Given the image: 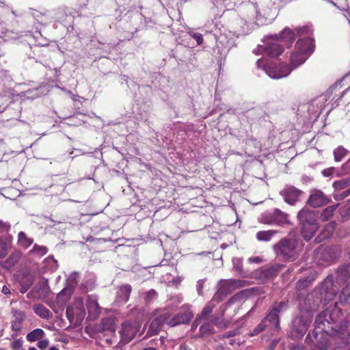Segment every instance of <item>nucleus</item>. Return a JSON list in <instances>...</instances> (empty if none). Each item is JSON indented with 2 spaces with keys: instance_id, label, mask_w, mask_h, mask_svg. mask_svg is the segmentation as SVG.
Segmentation results:
<instances>
[{
  "instance_id": "obj_10",
  "label": "nucleus",
  "mask_w": 350,
  "mask_h": 350,
  "mask_svg": "<svg viewBox=\"0 0 350 350\" xmlns=\"http://www.w3.org/2000/svg\"><path fill=\"white\" fill-rule=\"evenodd\" d=\"M303 191L293 185H286L280 191V194L283 197L284 200L291 205H294L299 200Z\"/></svg>"
},
{
  "instance_id": "obj_48",
  "label": "nucleus",
  "mask_w": 350,
  "mask_h": 350,
  "mask_svg": "<svg viewBox=\"0 0 350 350\" xmlns=\"http://www.w3.org/2000/svg\"><path fill=\"white\" fill-rule=\"evenodd\" d=\"M10 228V225L0 220V232H8Z\"/></svg>"
},
{
  "instance_id": "obj_49",
  "label": "nucleus",
  "mask_w": 350,
  "mask_h": 350,
  "mask_svg": "<svg viewBox=\"0 0 350 350\" xmlns=\"http://www.w3.org/2000/svg\"><path fill=\"white\" fill-rule=\"evenodd\" d=\"M239 333V329H234L227 332L223 335V338H230L236 336Z\"/></svg>"
},
{
  "instance_id": "obj_37",
  "label": "nucleus",
  "mask_w": 350,
  "mask_h": 350,
  "mask_svg": "<svg viewBox=\"0 0 350 350\" xmlns=\"http://www.w3.org/2000/svg\"><path fill=\"white\" fill-rule=\"evenodd\" d=\"M20 284L21 286V293H25L29 289V288L33 284V279L31 278V277L29 276L22 278L20 282Z\"/></svg>"
},
{
  "instance_id": "obj_3",
  "label": "nucleus",
  "mask_w": 350,
  "mask_h": 350,
  "mask_svg": "<svg viewBox=\"0 0 350 350\" xmlns=\"http://www.w3.org/2000/svg\"><path fill=\"white\" fill-rule=\"evenodd\" d=\"M301 226V233L303 238L308 241L314 235L318 229L317 214L315 211L308 208H302L297 215Z\"/></svg>"
},
{
  "instance_id": "obj_61",
  "label": "nucleus",
  "mask_w": 350,
  "mask_h": 350,
  "mask_svg": "<svg viewBox=\"0 0 350 350\" xmlns=\"http://www.w3.org/2000/svg\"><path fill=\"white\" fill-rule=\"evenodd\" d=\"M257 258H254L255 260H254V261H255V262H258V260H257Z\"/></svg>"
},
{
  "instance_id": "obj_52",
  "label": "nucleus",
  "mask_w": 350,
  "mask_h": 350,
  "mask_svg": "<svg viewBox=\"0 0 350 350\" xmlns=\"http://www.w3.org/2000/svg\"><path fill=\"white\" fill-rule=\"evenodd\" d=\"M237 295H234L232 297H231L228 301V304L230 305V304H232L234 303V301L237 299Z\"/></svg>"
},
{
  "instance_id": "obj_2",
  "label": "nucleus",
  "mask_w": 350,
  "mask_h": 350,
  "mask_svg": "<svg viewBox=\"0 0 350 350\" xmlns=\"http://www.w3.org/2000/svg\"><path fill=\"white\" fill-rule=\"evenodd\" d=\"M318 308V304L310 306L308 308L301 310L292 322L290 337L293 340L302 338L306 333L312 320V312Z\"/></svg>"
},
{
  "instance_id": "obj_60",
  "label": "nucleus",
  "mask_w": 350,
  "mask_h": 350,
  "mask_svg": "<svg viewBox=\"0 0 350 350\" xmlns=\"http://www.w3.org/2000/svg\"><path fill=\"white\" fill-rule=\"evenodd\" d=\"M347 90H345L344 92H342V94L341 97L344 95V94L346 92V91H347Z\"/></svg>"
},
{
  "instance_id": "obj_30",
  "label": "nucleus",
  "mask_w": 350,
  "mask_h": 350,
  "mask_svg": "<svg viewBox=\"0 0 350 350\" xmlns=\"http://www.w3.org/2000/svg\"><path fill=\"white\" fill-rule=\"evenodd\" d=\"M44 335V331L40 328H37L28 333L26 338L29 342H35L42 339Z\"/></svg>"
},
{
  "instance_id": "obj_8",
  "label": "nucleus",
  "mask_w": 350,
  "mask_h": 350,
  "mask_svg": "<svg viewBox=\"0 0 350 350\" xmlns=\"http://www.w3.org/2000/svg\"><path fill=\"white\" fill-rule=\"evenodd\" d=\"M263 69L270 77L276 79L287 77L293 70L286 63H280L278 65H265Z\"/></svg>"
},
{
  "instance_id": "obj_15",
  "label": "nucleus",
  "mask_w": 350,
  "mask_h": 350,
  "mask_svg": "<svg viewBox=\"0 0 350 350\" xmlns=\"http://www.w3.org/2000/svg\"><path fill=\"white\" fill-rule=\"evenodd\" d=\"M192 317L193 314L191 312H179L173 317H170L167 325L170 327H174L180 324H187Z\"/></svg>"
},
{
  "instance_id": "obj_50",
  "label": "nucleus",
  "mask_w": 350,
  "mask_h": 350,
  "mask_svg": "<svg viewBox=\"0 0 350 350\" xmlns=\"http://www.w3.org/2000/svg\"><path fill=\"white\" fill-rule=\"evenodd\" d=\"M334 186L336 189H343L346 186V183L343 180L336 181V182H334Z\"/></svg>"
},
{
  "instance_id": "obj_59",
  "label": "nucleus",
  "mask_w": 350,
  "mask_h": 350,
  "mask_svg": "<svg viewBox=\"0 0 350 350\" xmlns=\"http://www.w3.org/2000/svg\"><path fill=\"white\" fill-rule=\"evenodd\" d=\"M29 350H37V349L35 347H30Z\"/></svg>"
},
{
  "instance_id": "obj_7",
  "label": "nucleus",
  "mask_w": 350,
  "mask_h": 350,
  "mask_svg": "<svg viewBox=\"0 0 350 350\" xmlns=\"http://www.w3.org/2000/svg\"><path fill=\"white\" fill-rule=\"evenodd\" d=\"M246 281L243 280H227L221 282L219 288L214 295L215 299L223 300L228 294L231 293L236 289L245 286Z\"/></svg>"
},
{
  "instance_id": "obj_43",
  "label": "nucleus",
  "mask_w": 350,
  "mask_h": 350,
  "mask_svg": "<svg viewBox=\"0 0 350 350\" xmlns=\"http://www.w3.org/2000/svg\"><path fill=\"white\" fill-rule=\"evenodd\" d=\"M191 36L194 38L198 45H201L203 43L204 38L200 33H193L190 34Z\"/></svg>"
},
{
  "instance_id": "obj_31",
  "label": "nucleus",
  "mask_w": 350,
  "mask_h": 350,
  "mask_svg": "<svg viewBox=\"0 0 350 350\" xmlns=\"http://www.w3.org/2000/svg\"><path fill=\"white\" fill-rule=\"evenodd\" d=\"M337 206L338 204L332 205L324 208L320 215L321 219L323 221L329 219L333 216Z\"/></svg>"
},
{
  "instance_id": "obj_25",
  "label": "nucleus",
  "mask_w": 350,
  "mask_h": 350,
  "mask_svg": "<svg viewBox=\"0 0 350 350\" xmlns=\"http://www.w3.org/2000/svg\"><path fill=\"white\" fill-rule=\"evenodd\" d=\"M350 278V265H342L338 269L337 278L339 281L347 282Z\"/></svg>"
},
{
  "instance_id": "obj_1",
  "label": "nucleus",
  "mask_w": 350,
  "mask_h": 350,
  "mask_svg": "<svg viewBox=\"0 0 350 350\" xmlns=\"http://www.w3.org/2000/svg\"><path fill=\"white\" fill-rule=\"evenodd\" d=\"M349 321L336 304L332 308L321 312L315 318L312 336V350H327L328 336L340 337L346 334Z\"/></svg>"
},
{
  "instance_id": "obj_42",
  "label": "nucleus",
  "mask_w": 350,
  "mask_h": 350,
  "mask_svg": "<svg viewBox=\"0 0 350 350\" xmlns=\"http://www.w3.org/2000/svg\"><path fill=\"white\" fill-rule=\"evenodd\" d=\"M23 346V341L21 338L14 339L10 344L12 350H25Z\"/></svg>"
},
{
  "instance_id": "obj_36",
  "label": "nucleus",
  "mask_w": 350,
  "mask_h": 350,
  "mask_svg": "<svg viewBox=\"0 0 350 350\" xmlns=\"http://www.w3.org/2000/svg\"><path fill=\"white\" fill-rule=\"evenodd\" d=\"M269 326L268 323L265 322L264 319H262L254 328V329L249 334L250 336H254L262 332L267 328Z\"/></svg>"
},
{
  "instance_id": "obj_13",
  "label": "nucleus",
  "mask_w": 350,
  "mask_h": 350,
  "mask_svg": "<svg viewBox=\"0 0 350 350\" xmlns=\"http://www.w3.org/2000/svg\"><path fill=\"white\" fill-rule=\"evenodd\" d=\"M308 56L304 54L295 47L294 50L291 53L289 57V64H288L293 70L300 65L303 64L308 59Z\"/></svg>"
},
{
  "instance_id": "obj_16",
  "label": "nucleus",
  "mask_w": 350,
  "mask_h": 350,
  "mask_svg": "<svg viewBox=\"0 0 350 350\" xmlns=\"http://www.w3.org/2000/svg\"><path fill=\"white\" fill-rule=\"evenodd\" d=\"M219 301H221L219 299H215L214 295L212 299L202 309L201 313L198 315L196 322H202L210 320V314L215 308L216 304Z\"/></svg>"
},
{
  "instance_id": "obj_18",
  "label": "nucleus",
  "mask_w": 350,
  "mask_h": 350,
  "mask_svg": "<svg viewBox=\"0 0 350 350\" xmlns=\"http://www.w3.org/2000/svg\"><path fill=\"white\" fill-rule=\"evenodd\" d=\"M283 52L284 47L276 42H268L264 48L265 54L271 57H277Z\"/></svg>"
},
{
  "instance_id": "obj_54",
  "label": "nucleus",
  "mask_w": 350,
  "mask_h": 350,
  "mask_svg": "<svg viewBox=\"0 0 350 350\" xmlns=\"http://www.w3.org/2000/svg\"><path fill=\"white\" fill-rule=\"evenodd\" d=\"M263 64V61L259 59L256 62V65L258 68H261V66H262Z\"/></svg>"
},
{
  "instance_id": "obj_45",
  "label": "nucleus",
  "mask_w": 350,
  "mask_h": 350,
  "mask_svg": "<svg viewBox=\"0 0 350 350\" xmlns=\"http://www.w3.org/2000/svg\"><path fill=\"white\" fill-rule=\"evenodd\" d=\"M296 31L299 35H309L310 29L308 27H301L297 28Z\"/></svg>"
},
{
  "instance_id": "obj_5",
  "label": "nucleus",
  "mask_w": 350,
  "mask_h": 350,
  "mask_svg": "<svg viewBox=\"0 0 350 350\" xmlns=\"http://www.w3.org/2000/svg\"><path fill=\"white\" fill-rule=\"evenodd\" d=\"M288 308V301H281L275 303L271 306L266 317L263 319L268 325H271L275 329H280V313L287 310Z\"/></svg>"
},
{
  "instance_id": "obj_32",
  "label": "nucleus",
  "mask_w": 350,
  "mask_h": 350,
  "mask_svg": "<svg viewBox=\"0 0 350 350\" xmlns=\"http://www.w3.org/2000/svg\"><path fill=\"white\" fill-rule=\"evenodd\" d=\"M339 338L340 341L338 342V348L342 350H350V333L347 331L345 336Z\"/></svg>"
},
{
  "instance_id": "obj_27",
  "label": "nucleus",
  "mask_w": 350,
  "mask_h": 350,
  "mask_svg": "<svg viewBox=\"0 0 350 350\" xmlns=\"http://www.w3.org/2000/svg\"><path fill=\"white\" fill-rule=\"evenodd\" d=\"M33 239L27 237L24 232H20L18 234V244L23 249L28 248L33 243Z\"/></svg>"
},
{
  "instance_id": "obj_39",
  "label": "nucleus",
  "mask_w": 350,
  "mask_h": 350,
  "mask_svg": "<svg viewBox=\"0 0 350 350\" xmlns=\"http://www.w3.org/2000/svg\"><path fill=\"white\" fill-rule=\"evenodd\" d=\"M8 243L0 237V258L5 257L8 254Z\"/></svg>"
},
{
  "instance_id": "obj_23",
  "label": "nucleus",
  "mask_w": 350,
  "mask_h": 350,
  "mask_svg": "<svg viewBox=\"0 0 350 350\" xmlns=\"http://www.w3.org/2000/svg\"><path fill=\"white\" fill-rule=\"evenodd\" d=\"M33 312L42 319H50L53 317V313L41 304H34L33 306Z\"/></svg>"
},
{
  "instance_id": "obj_11",
  "label": "nucleus",
  "mask_w": 350,
  "mask_h": 350,
  "mask_svg": "<svg viewBox=\"0 0 350 350\" xmlns=\"http://www.w3.org/2000/svg\"><path fill=\"white\" fill-rule=\"evenodd\" d=\"M329 199L319 190H315L310 194L308 204L314 208L322 206L327 204Z\"/></svg>"
},
{
  "instance_id": "obj_21",
  "label": "nucleus",
  "mask_w": 350,
  "mask_h": 350,
  "mask_svg": "<svg viewBox=\"0 0 350 350\" xmlns=\"http://www.w3.org/2000/svg\"><path fill=\"white\" fill-rule=\"evenodd\" d=\"M283 265L280 264H275L269 267L263 268L261 270V275L266 279H271L275 278L278 275Z\"/></svg>"
},
{
  "instance_id": "obj_17",
  "label": "nucleus",
  "mask_w": 350,
  "mask_h": 350,
  "mask_svg": "<svg viewBox=\"0 0 350 350\" xmlns=\"http://www.w3.org/2000/svg\"><path fill=\"white\" fill-rule=\"evenodd\" d=\"M12 313V329L14 331L18 332L21 330L22 328L23 323L24 322L26 318V314L23 311L17 309H13Z\"/></svg>"
},
{
  "instance_id": "obj_4",
  "label": "nucleus",
  "mask_w": 350,
  "mask_h": 350,
  "mask_svg": "<svg viewBox=\"0 0 350 350\" xmlns=\"http://www.w3.org/2000/svg\"><path fill=\"white\" fill-rule=\"evenodd\" d=\"M277 256L288 261H294L299 256L298 241L295 239H282L273 246Z\"/></svg>"
},
{
  "instance_id": "obj_6",
  "label": "nucleus",
  "mask_w": 350,
  "mask_h": 350,
  "mask_svg": "<svg viewBox=\"0 0 350 350\" xmlns=\"http://www.w3.org/2000/svg\"><path fill=\"white\" fill-rule=\"evenodd\" d=\"M259 222L265 225L283 226L289 224L288 215L279 208L265 213L259 218Z\"/></svg>"
},
{
  "instance_id": "obj_56",
  "label": "nucleus",
  "mask_w": 350,
  "mask_h": 350,
  "mask_svg": "<svg viewBox=\"0 0 350 350\" xmlns=\"http://www.w3.org/2000/svg\"><path fill=\"white\" fill-rule=\"evenodd\" d=\"M310 301V298H309V296H308L305 300H304V302H305V304L307 305L308 304V302Z\"/></svg>"
},
{
  "instance_id": "obj_34",
  "label": "nucleus",
  "mask_w": 350,
  "mask_h": 350,
  "mask_svg": "<svg viewBox=\"0 0 350 350\" xmlns=\"http://www.w3.org/2000/svg\"><path fill=\"white\" fill-rule=\"evenodd\" d=\"M339 301L342 304H346L350 301V284L344 287L340 294Z\"/></svg>"
},
{
  "instance_id": "obj_46",
  "label": "nucleus",
  "mask_w": 350,
  "mask_h": 350,
  "mask_svg": "<svg viewBox=\"0 0 350 350\" xmlns=\"http://www.w3.org/2000/svg\"><path fill=\"white\" fill-rule=\"evenodd\" d=\"M204 282L205 280H200L197 282L196 288L199 295L203 294V287Z\"/></svg>"
},
{
  "instance_id": "obj_51",
  "label": "nucleus",
  "mask_w": 350,
  "mask_h": 350,
  "mask_svg": "<svg viewBox=\"0 0 350 350\" xmlns=\"http://www.w3.org/2000/svg\"><path fill=\"white\" fill-rule=\"evenodd\" d=\"M1 292L5 295H10L11 294L10 289L9 288L8 286H7L5 285L3 286Z\"/></svg>"
},
{
  "instance_id": "obj_58",
  "label": "nucleus",
  "mask_w": 350,
  "mask_h": 350,
  "mask_svg": "<svg viewBox=\"0 0 350 350\" xmlns=\"http://www.w3.org/2000/svg\"><path fill=\"white\" fill-rule=\"evenodd\" d=\"M276 345V342H273L271 343V348H273Z\"/></svg>"
},
{
  "instance_id": "obj_14",
  "label": "nucleus",
  "mask_w": 350,
  "mask_h": 350,
  "mask_svg": "<svg viewBox=\"0 0 350 350\" xmlns=\"http://www.w3.org/2000/svg\"><path fill=\"white\" fill-rule=\"evenodd\" d=\"M136 333V328L133 327L130 322L122 323L120 334L124 343L131 342L135 336Z\"/></svg>"
},
{
  "instance_id": "obj_29",
  "label": "nucleus",
  "mask_w": 350,
  "mask_h": 350,
  "mask_svg": "<svg viewBox=\"0 0 350 350\" xmlns=\"http://www.w3.org/2000/svg\"><path fill=\"white\" fill-rule=\"evenodd\" d=\"M163 325L155 317L149 326L148 334L150 336L157 335L161 330Z\"/></svg>"
},
{
  "instance_id": "obj_44",
  "label": "nucleus",
  "mask_w": 350,
  "mask_h": 350,
  "mask_svg": "<svg viewBox=\"0 0 350 350\" xmlns=\"http://www.w3.org/2000/svg\"><path fill=\"white\" fill-rule=\"evenodd\" d=\"M156 295L157 292L154 290H150L145 293L144 299L146 302L150 301Z\"/></svg>"
},
{
  "instance_id": "obj_12",
  "label": "nucleus",
  "mask_w": 350,
  "mask_h": 350,
  "mask_svg": "<svg viewBox=\"0 0 350 350\" xmlns=\"http://www.w3.org/2000/svg\"><path fill=\"white\" fill-rule=\"evenodd\" d=\"M295 47L309 56L314 51V40L310 37L299 39Z\"/></svg>"
},
{
  "instance_id": "obj_40",
  "label": "nucleus",
  "mask_w": 350,
  "mask_h": 350,
  "mask_svg": "<svg viewBox=\"0 0 350 350\" xmlns=\"http://www.w3.org/2000/svg\"><path fill=\"white\" fill-rule=\"evenodd\" d=\"M48 252V249L45 246L38 245L37 244H35L31 250V253H36L38 254L39 256H44Z\"/></svg>"
},
{
  "instance_id": "obj_55",
  "label": "nucleus",
  "mask_w": 350,
  "mask_h": 350,
  "mask_svg": "<svg viewBox=\"0 0 350 350\" xmlns=\"http://www.w3.org/2000/svg\"><path fill=\"white\" fill-rule=\"evenodd\" d=\"M142 350H157V349L154 347H150L145 348V349H144Z\"/></svg>"
},
{
  "instance_id": "obj_38",
  "label": "nucleus",
  "mask_w": 350,
  "mask_h": 350,
  "mask_svg": "<svg viewBox=\"0 0 350 350\" xmlns=\"http://www.w3.org/2000/svg\"><path fill=\"white\" fill-rule=\"evenodd\" d=\"M348 151L342 146H339L334 151L336 161H340L347 154Z\"/></svg>"
},
{
  "instance_id": "obj_28",
  "label": "nucleus",
  "mask_w": 350,
  "mask_h": 350,
  "mask_svg": "<svg viewBox=\"0 0 350 350\" xmlns=\"http://www.w3.org/2000/svg\"><path fill=\"white\" fill-rule=\"evenodd\" d=\"M132 287L129 284H126L120 288L118 291V298L121 301L126 302L130 297Z\"/></svg>"
},
{
  "instance_id": "obj_62",
  "label": "nucleus",
  "mask_w": 350,
  "mask_h": 350,
  "mask_svg": "<svg viewBox=\"0 0 350 350\" xmlns=\"http://www.w3.org/2000/svg\"><path fill=\"white\" fill-rule=\"evenodd\" d=\"M310 334H309L308 335H307V338L310 337Z\"/></svg>"
},
{
  "instance_id": "obj_35",
  "label": "nucleus",
  "mask_w": 350,
  "mask_h": 350,
  "mask_svg": "<svg viewBox=\"0 0 350 350\" xmlns=\"http://www.w3.org/2000/svg\"><path fill=\"white\" fill-rule=\"evenodd\" d=\"M280 38L282 40L292 43L295 39V34L289 28H285L280 33Z\"/></svg>"
},
{
  "instance_id": "obj_22",
  "label": "nucleus",
  "mask_w": 350,
  "mask_h": 350,
  "mask_svg": "<svg viewBox=\"0 0 350 350\" xmlns=\"http://www.w3.org/2000/svg\"><path fill=\"white\" fill-rule=\"evenodd\" d=\"M86 307L89 314L98 315L100 313V307L97 299L94 295H88L86 301Z\"/></svg>"
},
{
  "instance_id": "obj_19",
  "label": "nucleus",
  "mask_w": 350,
  "mask_h": 350,
  "mask_svg": "<svg viewBox=\"0 0 350 350\" xmlns=\"http://www.w3.org/2000/svg\"><path fill=\"white\" fill-rule=\"evenodd\" d=\"M217 318L211 319L210 321H202L199 329V336L200 337H206L211 336L215 333L213 325H216Z\"/></svg>"
},
{
  "instance_id": "obj_41",
  "label": "nucleus",
  "mask_w": 350,
  "mask_h": 350,
  "mask_svg": "<svg viewBox=\"0 0 350 350\" xmlns=\"http://www.w3.org/2000/svg\"><path fill=\"white\" fill-rule=\"evenodd\" d=\"M172 317V314L170 312L165 311L158 315L156 318L159 321L161 324H167Z\"/></svg>"
},
{
  "instance_id": "obj_47",
  "label": "nucleus",
  "mask_w": 350,
  "mask_h": 350,
  "mask_svg": "<svg viewBox=\"0 0 350 350\" xmlns=\"http://www.w3.org/2000/svg\"><path fill=\"white\" fill-rule=\"evenodd\" d=\"M49 344L48 340H42L38 342L37 346L40 349L44 350L49 346Z\"/></svg>"
},
{
  "instance_id": "obj_33",
  "label": "nucleus",
  "mask_w": 350,
  "mask_h": 350,
  "mask_svg": "<svg viewBox=\"0 0 350 350\" xmlns=\"http://www.w3.org/2000/svg\"><path fill=\"white\" fill-rule=\"evenodd\" d=\"M313 281H314V278H310V277L300 279L296 283L295 288L297 291H299L304 290L306 288H308L309 286H310Z\"/></svg>"
},
{
  "instance_id": "obj_20",
  "label": "nucleus",
  "mask_w": 350,
  "mask_h": 350,
  "mask_svg": "<svg viewBox=\"0 0 350 350\" xmlns=\"http://www.w3.org/2000/svg\"><path fill=\"white\" fill-rule=\"evenodd\" d=\"M336 224L335 221H331L327 224L319 235L315 239V241L319 243L324 239L329 238L336 229Z\"/></svg>"
},
{
  "instance_id": "obj_26",
  "label": "nucleus",
  "mask_w": 350,
  "mask_h": 350,
  "mask_svg": "<svg viewBox=\"0 0 350 350\" xmlns=\"http://www.w3.org/2000/svg\"><path fill=\"white\" fill-rule=\"evenodd\" d=\"M278 232V230H261L256 233V237L259 241H269Z\"/></svg>"
},
{
  "instance_id": "obj_53",
  "label": "nucleus",
  "mask_w": 350,
  "mask_h": 350,
  "mask_svg": "<svg viewBox=\"0 0 350 350\" xmlns=\"http://www.w3.org/2000/svg\"><path fill=\"white\" fill-rule=\"evenodd\" d=\"M197 321V318L196 319V320L194 321V322L193 323L192 325H191V329L194 330L197 328L198 325L199 324H200L202 322H196Z\"/></svg>"
},
{
  "instance_id": "obj_24",
  "label": "nucleus",
  "mask_w": 350,
  "mask_h": 350,
  "mask_svg": "<svg viewBox=\"0 0 350 350\" xmlns=\"http://www.w3.org/2000/svg\"><path fill=\"white\" fill-rule=\"evenodd\" d=\"M22 256L21 252L16 251L11 254L4 261V267L10 269L18 263Z\"/></svg>"
},
{
  "instance_id": "obj_57",
  "label": "nucleus",
  "mask_w": 350,
  "mask_h": 350,
  "mask_svg": "<svg viewBox=\"0 0 350 350\" xmlns=\"http://www.w3.org/2000/svg\"><path fill=\"white\" fill-rule=\"evenodd\" d=\"M49 350H59V349H57V347H52L49 349Z\"/></svg>"
},
{
  "instance_id": "obj_9",
  "label": "nucleus",
  "mask_w": 350,
  "mask_h": 350,
  "mask_svg": "<svg viewBox=\"0 0 350 350\" xmlns=\"http://www.w3.org/2000/svg\"><path fill=\"white\" fill-rule=\"evenodd\" d=\"M338 287L334 284L332 275H328L322 282L321 294L324 296L325 299L331 300L338 293Z\"/></svg>"
},
{
  "instance_id": "obj_63",
  "label": "nucleus",
  "mask_w": 350,
  "mask_h": 350,
  "mask_svg": "<svg viewBox=\"0 0 350 350\" xmlns=\"http://www.w3.org/2000/svg\"><path fill=\"white\" fill-rule=\"evenodd\" d=\"M0 350H5V349L0 348Z\"/></svg>"
}]
</instances>
